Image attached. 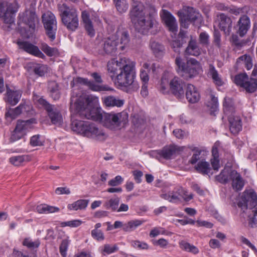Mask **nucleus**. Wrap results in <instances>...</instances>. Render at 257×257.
Returning <instances> with one entry per match:
<instances>
[{
  "instance_id": "f257e3e1",
  "label": "nucleus",
  "mask_w": 257,
  "mask_h": 257,
  "mask_svg": "<svg viewBox=\"0 0 257 257\" xmlns=\"http://www.w3.org/2000/svg\"><path fill=\"white\" fill-rule=\"evenodd\" d=\"M98 103V98L96 96L78 95L73 91L70 109L74 114L101 122L104 112L100 108L95 106Z\"/></svg>"
},
{
  "instance_id": "f03ea898",
  "label": "nucleus",
  "mask_w": 257,
  "mask_h": 257,
  "mask_svg": "<svg viewBox=\"0 0 257 257\" xmlns=\"http://www.w3.org/2000/svg\"><path fill=\"white\" fill-rule=\"evenodd\" d=\"M98 103V98L96 96L78 95L73 91L70 109L74 114L101 122L104 112L100 108L95 106Z\"/></svg>"
},
{
  "instance_id": "7ed1b4c3",
  "label": "nucleus",
  "mask_w": 257,
  "mask_h": 257,
  "mask_svg": "<svg viewBox=\"0 0 257 257\" xmlns=\"http://www.w3.org/2000/svg\"><path fill=\"white\" fill-rule=\"evenodd\" d=\"M129 15L135 29L143 34H147L157 24L155 7L152 6L145 7L139 1L132 0Z\"/></svg>"
},
{
  "instance_id": "20e7f679",
  "label": "nucleus",
  "mask_w": 257,
  "mask_h": 257,
  "mask_svg": "<svg viewBox=\"0 0 257 257\" xmlns=\"http://www.w3.org/2000/svg\"><path fill=\"white\" fill-rule=\"evenodd\" d=\"M135 66L134 61L125 57L112 59L107 64V70L112 79L116 77L119 86H132L134 90H137L139 86L134 80Z\"/></svg>"
},
{
  "instance_id": "39448f33",
  "label": "nucleus",
  "mask_w": 257,
  "mask_h": 257,
  "mask_svg": "<svg viewBox=\"0 0 257 257\" xmlns=\"http://www.w3.org/2000/svg\"><path fill=\"white\" fill-rule=\"evenodd\" d=\"M184 86L185 82L181 79L170 72L165 71L161 77L158 88L163 94L171 92L176 97L181 98L184 96Z\"/></svg>"
},
{
  "instance_id": "423d86ee",
  "label": "nucleus",
  "mask_w": 257,
  "mask_h": 257,
  "mask_svg": "<svg viewBox=\"0 0 257 257\" xmlns=\"http://www.w3.org/2000/svg\"><path fill=\"white\" fill-rule=\"evenodd\" d=\"M118 40H120V43L122 45L120 48L123 50L130 40L128 32L123 29H119L114 34L105 38L102 45L104 53L110 55H115L117 51Z\"/></svg>"
},
{
  "instance_id": "0eeeda50",
  "label": "nucleus",
  "mask_w": 257,
  "mask_h": 257,
  "mask_svg": "<svg viewBox=\"0 0 257 257\" xmlns=\"http://www.w3.org/2000/svg\"><path fill=\"white\" fill-rule=\"evenodd\" d=\"M175 63L178 67V73L185 80L193 78L202 72L200 63L194 58L188 60L185 63L180 57L177 56Z\"/></svg>"
},
{
  "instance_id": "6e6552de",
  "label": "nucleus",
  "mask_w": 257,
  "mask_h": 257,
  "mask_svg": "<svg viewBox=\"0 0 257 257\" xmlns=\"http://www.w3.org/2000/svg\"><path fill=\"white\" fill-rule=\"evenodd\" d=\"M61 21L67 29L75 31L79 26V19L77 10L73 7H68L63 4L58 6Z\"/></svg>"
},
{
  "instance_id": "1a4fd4ad",
  "label": "nucleus",
  "mask_w": 257,
  "mask_h": 257,
  "mask_svg": "<svg viewBox=\"0 0 257 257\" xmlns=\"http://www.w3.org/2000/svg\"><path fill=\"white\" fill-rule=\"evenodd\" d=\"M230 102L229 99L225 98L223 109L224 112L228 115L230 131L232 134L236 135L242 130L241 120L239 116L235 115L233 107L230 105Z\"/></svg>"
},
{
  "instance_id": "9d476101",
  "label": "nucleus",
  "mask_w": 257,
  "mask_h": 257,
  "mask_svg": "<svg viewBox=\"0 0 257 257\" xmlns=\"http://www.w3.org/2000/svg\"><path fill=\"white\" fill-rule=\"evenodd\" d=\"M128 115L126 112L103 113L101 122L105 127L115 130L120 126L121 123L124 124L127 120Z\"/></svg>"
},
{
  "instance_id": "9b49d317",
  "label": "nucleus",
  "mask_w": 257,
  "mask_h": 257,
  "mask_svg": "<svg viewBox=\"0 0 257 257\" xmlns=\"http://www.w3.org/2000/svg\"><path fill=\"white\" fill-rule=\"evenodd\" d=\"M16 12L12 3L7 1L0 3V18H2L5 23V25L3 26L4 30L9 31L11 29V26L15 21L14 14Z\"/></svg>"
},
{
  "instance_id": "f8f14e48",
  "label": "nucleus",
  "mask_w": 257,
  "mask_h": 257,
  "mask_svg": "<svg viewBox=\"0 0 257 257\" xmlns=\"http://www.w3.org/2000/svg\"><path fill=\"white\" fill-rule=\"evenodd\" d=\"M193 196L192 193L189 194L188 191L182 187H177L174 190L161 195L162 198L172 203L180 202V197L185 201H189L193 198Z\"/></svg>"
},
{
  "instance_id": "ddd939ff",
  "label": "nucleus",
  "mask_w": 257,
  "mask_h": 257,
  "mask_svg": "<svg viewBox=\"0 0 257 257\" xmlns=\"http://www.w3.org/2000/svg\"><path fill=\"white\" fill-rule=\"evenodd\" d=\"M42 22L47 36L53 41L55 39L57 29L55 16L52 12L48 11L43 15Z\"/></svg>"
},
{
  "instance_id": "4468645a",
  "label": "nucleus",
  "mask_w": 257,
  "mask_h": 257,
  "mask_svg": "<svg viewBox=\"0 0 257 257\" xmlns=\"http://www.w3.org/2000/svg\"><path fill=\"white\" fill-rule=\"evenodd\" d=\"M234 82L237 85L244 88L248 92H253L257 88V80L249 78L245 73L239 74L234 78Z\"/></svg>"
},
{
  "instance_id": "2eb2a0df",
  "label": "nucleus",
  "mask_w": 257,
  "mask_h": 257,
  "mask_svg": "<svg viewBox=\"0 0 257 257\" xmlns=\"http://www.w3.org/2000/svg\"><path fill=\"white\" fill-rule=\"evenodd\" d=\"M257 205V195L253 190L244 192L238 203L241 209H252Z\"/></svg>"
},
{
  "instance_id": "dca6fc26",
  "label": "nucleus",
  "mask_w": 257,
  "mask_h": 257,
  "mask_svg": "<svg viewBox=\"0 0 257 257\" xmlns=\"http://www.w3.org/2000/svg\"><path fill=\"white\" fill-rule=\"evenodd\" d=\"M75 83L77 84H83L87 85L90 89L93 91H113L114 89L107 85H102L89 80L87 78L81 77L76 78L75 80L71 82V86L74 87Z\"/></svg>"
},
{
  "instance_id": "f3484780",
  "label": "nucleus",
  "mask_w": 257,
  "mask_h": 257,
  "mask_svg": "<svg viewBox=\"0 0 257 257\" xmlns=\"http://www.w3.org/2000/svg\"><path fill=\"white\" fill-rule=\"evenodd\" d=\"M86 126L82 133L84 136L100 141H104L107 138L105 133L102 130L97 127L94 124L88 121Z\"/></svg>"
},
{
  "instance_id": "a211bd4d",
  "label": "nucleus",
  "mask_w": 257,
  "mask_h": 257,
  "mask_svg": "<svg viewBox=\"0 0 257 257\" xmlns=\"http://www.w3.org/2000/svg\"><path fill=\"white\" fill-rule=\"evenodd\" d=\"M19 48L28 53L42 59H45V55L40 51L38 47L26 41L17 42Z\"/></svg>"
},
{
  "instance_id": "6ab92c4d",
  "label": "nucleus",
  "mask_w": 257,
  "mask_h": 257,
  "mask_svg": "<svg viewBox=\"0 0 257 257\" xmlns=\"http://www.w3.org/2000/svg\"><path fill=\"white\" fill-rule=\"evenodd\" d=\"M29 106L25 103H21L16 108H12L7 107L6 108L5 117L11 120L17 118L22 113L28 111Z\"/></svg>"
},
{
  "instance_id": "aec40b11",
  "label": "nucleus",
  "mask_w": 257,
  "mask_h": 257,
  "mask_svg": "<svg viewBox=\"0 0 257 257\" xmlns=\"http://www.w3.org/2000/svg\"><path fill=\"white\" fill-rule=\"evenodd\" d=\"M47 114L53 124L59 126L62 124L63 119L59 107L54 105L47 111Z\"/></svg>"
},
{
  "instance_id": "412c9836",
  "label": "nucleus",
  "mask_w": 257,
  "mask_h": 257,
  "mask_svg": "<svg viewBox=\"0 0 257 257\" xmlns=\"http://www.w3.org/2000/svg\"><path fill=\"white\" fill-rule=\"evenodd\" d=\"M237 26L238 27L237 33L240 37H243L250 27L249 18L246 15H242L237 23Z\"/></svg>"
},
{
  "instance_id": "4be33fe9",
  "label": "nucleus",
  "mask_w": 257,
  "mask_h": 257,
  "mask_svg": "<svg viewBox=\"0 0 257 257\" xmlns=\"http://www.w3.org/2000/svg\"><path fill=\"white\" fill-rule=\"evenodd\" d=\"M22 92L19 90H12L7 87L5 101L11 105H16L20 100Z\"/></svg>"
},
{
  "instance_id": "5701e85b",
  "label": "nucleus",
  "mask_w": 257,
  "mask_h": 257,
  "mask_svg": "<svg viewBox=\"0 0 257 257\" xmlns=\"http://www.w3.org/2000/svg\"><path fill=\"white\" fill-rule=\"evenodd\" d=\"M81 18L85 30L87 34L91 37L95 35V32L93 28L92 22L90 19V14L88 12L83 11L81 13Z\"/></svg>"
},
{
  "instance_id": "b1692460",
  "label": "nucleus",
  "mask_w": 257,
  "mask_h": 257,
  "mask_svg": "<svg viewBox=\"0 0 257 257\" xmlns=\"http://www.w3.org/2000/svg\"><path fill=\"white\" fill-rule=\"evenodd\" d=\"M22 21L32 30H35L36 26L39 23V19L35 13L32 11H26L22 18Z\"/></svg>"
},
{
  "instance_id": "393cba45",
  "label": "nucleus",
  "mask_w": 257,
  "mask_h": 257,
  "mask_svg": "<svg viewBox=\"0 0 257 257\" xmlns=\"http://www.w3.org/2000/svg\"><path fill=\"white\" fill-rule=\"evenodd\" d=\"M185 94L186 99L190 103H196L200 98V93L198 89L191 84L187 85Z\"/></svg>"
},
{
  "instance_id": "a878e982",
  "label": "nucleus",
  "mask_w": 257,
  "mask_h": 257,
  "mask_svg": "<svg viewBox=\"0 0 257 257\" xmlns=\"http://www.w3.org/2000/svg\"><path fill=\"white\" fill-rule=\"evenodd\" d=\"M162 19L169 30L172 32H176L178 30L177 24L175 18L167 11H163Z\"/></svg>"
},
{
  "instance_id": "bb28decb",
  "label": "nucleus",
  "mask_w": 257,
  "mask_h": 257,
  "mask_svg": "<svg viewBox=\"0 0 257 257\" xmlns=\"http://www.w3.org/2000/svg\"><path fill=\"white\" fill-rule=\"evenodd\" d=\"M219 19V27L220 29L224 32L225 35H229L232 28L231 19L223 13L220 14Z\"/></svg>"
},
{
  "instance_id": "cd10ccee",
  "label": "nucleus",
  "mask_w": 257,
  "mask_h": 257,
  "mask_svg": "<svg viewBox=\"0 0 257 257\" xmlns=\"http://www.w3.org/2000/svg\"><path fill=\"white\" fill-rule=\"evenodd\" d=\"M36 123L35 120L34 119L26 121L18 120L15 129L24 137L27 132L32 128V123Z\"/></svg>"
},
{
  "instance_id": "c85d7f7f",
  "label": "nucleus",
  "mask_w": 257,
  "mask_h": 257,
  "mask_svg": "<svg viewBox=\"0 0 257 257\" xmlns=\"http://www.w3.org/2000/svg\"><path fill=\"white\" fill-rule=\"evenodd\" d=\"M73 115L71 124V129L73 132L82 135L85 128L87 126L86 125L88 121L78 120L75 118L77 115L74 114L73 113Z\"/></svg>"
},
{
  "instance_id": "c756f323",
  "label": "nucleus",
  "mask_w": 257,
  "mask_h": 257,
  "mask_svg": "<svg viewBox=\"0 0 257 257\" xmlns=\"http://www.w3.org/2000/svg\"><path fill=\"white\" fill-rule=\"evenodd\" d=\"M230 179L232 181V186L236 190H240L244 186V181L240 175L235 170H232L230 174Z\"/></svg>"
},
{
  "instance_id": "7c9ffc66",
  "label": "nucleus",
  "mask_w": 257,
  "mask_h": 257,
  "mask_svg": "<svg viewBox=\"0 0 257 257\" xmlns=\"http://www.w3.org/2000/svg\"><path fill=\"white\" fill-rule=\"evenodd\" d=\"M103 104L107 107L122 106L124 104V100L120 99L117 97L109 95L102 98Z\"/></svg>"
},
{
  "instance_id": "2f4dec72",
  "label": "nucleus",
  "mask_w": 257,
  "mask_h": 257,
  "mask_svg": "<svg viewBox=\"0 0 257 257\" xmlns=\"http://www.w3.org/2000/svg\"><path fill=\"white\" fill-rule=\"evenodd\" d=\"M185 52L186 54L190 55L197 56L200 55V51L197 44L195 39L190 36V39L188 42L187 47L186 48Z\"/></svg>"
},
{
  "instance_id": "473e14b6",
  "label": "nucleus",
  "mask_w": 257,
  "mask_h": 257,
  "mask_svg": "<svg viewBox=\"0 0 257 257\" xmlns=\"http://www.w3.org/2000/svg\"><path fill=\"white\" fill-rule=\"evenodd\" d=\"M31 160L29 155L14 156L9 158V162L15 166L23 165L25 163L28 162Z\"/></svg>"
},
{
  "instance_id": "72a5a7b5",
  "label": "nucleus",
  "mask_w": 257,
  "mask_h": 257,
  "mask_svg": "<svg viewBox=\"0 0 257 257\" xmlns=\"http://www.w3.org/2000/svg\"><path fill=\"white\" fill-rule=\"evenodd\" d=\"M195 169L198 172L203 175H212L213 173H211V169L209 163L203 160L199 161L195 166Z\"/></svg>"
},
{
  "instance_id": "f704fd0d",
  "label": "nucleus",
  "mask_w": 257,
  "mask_h": 257,
  "mask_svg": "<svg viewBox=\"0 0 257 257\" xmlns=\"http://www.w3.org/2000/svg\"><path fill=\"white\" fill-rule=\"evenodd\" d=\"M89 200L87 199H79L71 204H69L67 208L70 210L77 211L78 210H84L87 207Z\"/></svg>"
},
{
  "instance_id": "c9c22d12",
  "label": "nucleus",
  "mask_w": 257,
  "mask_h": 257,
  "mask_svg": "<svg viewBox=\"0 0 257 257\" xmlns=\"http://www.w3.org/2000/svg\"><path fill=\"white\" fill-rule=\"evenodd\" d=\"M176 151L177 148L175 146L170 145L164 147L161 150V158H163L166 160L170 159Z\"/></svg>"
},
{
  "instance_id": "e433bc0d",
  "label": "nucleus",
  "mask_w": 257,
  "mask_h": 257,
  "mask_svg": "<svg viewBox=\"0 0 257 257\" xmlns=\"http://www.w3.org/2000/svg\"><path fill=\"white\" fill-rule=\"evenodd\" d=\"M208 75L212 78L213 82L216 85L218 86H221L222 85L223 82L220 77L217 71L216 70L214 66L211 64H209V66Z\"/></svg>"
},
{
  "instance_id": "4c0bfd02",
  "label": "nucleus",
  "mask_w": 257,
  "mask_h": 257,
  "mask_svg": "<svg viewBox=\"0 0 257 257\" xmlns=\"http://www.w3.org/2000/svg\"><path fill=\"white\" fill-rule=\"evenodd\" d=\"M150 47L153 53L156 57H160L163 55L165 48L161 44L158 42L152 41L150 43Z\"/></svg>"
},
{
  "instance_id": "58836bf2",
  "label": "nucleus",
  "mask_w": 257,
  "mask_h": 257,
  "mask_svg": "<svg viewBox=\"0 0 257 257\" xmlns=\"http://www.w3.org/2000/svg\"><path fill=\"white\" fill-rule=\"evenodd\" d=\"M36 210L39 213L48 214L58 212L59 209L58 207L47 204H40L37 206Z\"/></svg>"
},
{
  "instance_id": "ea45409f",
  "label": "nucleus",
  "mask_w": 257,
  "mask_h": 257,
  "mask_svg": "<svg viewBox=\"0 0 257 257\" xmlns=\"http://www.w3.org/2000/svg\"><path fill=\"white\" fill-rule=\"evenodd\" d=\"M212 158L211 159V164L213 170L218 171L220 168V161L219 154L217 148L213 147L212 150Z\"/></svg>"
},
{
  "instance_id": "a19ab883",
  "label": "nucleus",
  "mask_w": 257,
  "mask_h": 257,
  "mask_svg": "<svg viewBox=\"0 0 257 257\" xmlns=\"http://www.w3.org/2000/svg\"><path fill=\"white\" fill-rule=\"evenodd\" d=\"M40 48L49 57L58 55V50L56 48L51 47L45 43H41Z\"/></svg>"
},
{
  "instance_id": "79ce46f5",
  "label": "nucleus",
  "mask_w": 257,
  "mask_h": 257,
  "mask_svg": "<svg viewBox=\"0 0 257 257\" xmlns=\"http://www.w3.org/2000/svg\"><path fill=\"white\" fill-rule=\"evenodd\" d=\"M120 199L118 197H115L110 199L106 201L103 206L107 209H111L112 211H116L119 203Z\"/></svg>"
},
{
  "instance_id": "37998d69",
  "label": "nucleus",
  "mask_w": 257,
  "mask_h": 257,
  "mask_svg": "<svg viewBox=\"0 0 257 257\" xmlns=\"http://www.w3.org/2000/svg\"><path fill=\"white\" fill-rule=\"evenodd\" d=\"M51 97L55 100L60 97V93L58 89V84L55 81H50L48 84Z\"/></svg>"
},
{
  "instance_id": "c03bdc74",
  "label": "nucleus",
  "mask_w": 257,
  "mask_h": 257,
  "mask_svg": "<svg viewBox=\"0 0 257 257\" xmlns=\"http://www.w3.org/2000/svg\"><path fill=\"white\" fill-rule=\"evenodd\" d=\"M232 170H229L228 169H224L222 170L219 175L216 176V180L220 183H226L229 180L230 174Z\"/></svg>"
},
{
  "instance_id": "a18cd8bd",
  "label": "nucleus",
  "mask_w": 257,
  "mask_h": 257,
  "mask_svg": "<svg viewBox=\"0 0 257 257\" xmlns=\"http://www.w3.org/2000/svg\"><path fill=\"white\" fill-rule=\"evenodd\" d=\"M179 245L180 248L185 251L191 252L195 254L199 252V250L197 247L185 241L182 240L180 241L179 242Z\"/></svg>"
},
{
  "instance_id": "49530a36",
  "label": "nucleus",
  "mask_w": 257,
  "mask_h": 257,
  "mask_svg": "<svg viewBox=\"0 0 257 257\" xmlns=\"http://www.w3.org/2000/svg\"><path fill=\"white\" fill-rule=\"evenodd\" d=\"M143 221L140 220H134L128 221L123 226V229L125 231H132L142 224Z\"/></svg>"
},
{
  "instance_id": "de8ad7c7",
  "label": "nucleus",
  "mask_w": 257,
  "mask_h": 257,
  "mask_svg": "<svg viewBox=\"0 0 257 257\" xmlns=\"http://www.w3.org/2000/svg\"><path fill=\"white\" fill-rule=\"evenodd\" d=\"M33 71L34 73L39 76H43L47 72V67L42 64H33Z\"/></svg>"
},
{
  "instance_id": "09e8293b",
  "label": "nucleus",
  "mask_w": 257,
  "mask_h": 257,
  "mask_svg": "<svg viewBox=\"0 0 257 257\" xmlns=\"http://www.w3.org/2000/svg\"><path fill=\"white\" fill-rule=\"evenodd\" d=\"M237 63H243L247 70L251 69L253 66L251 57L246 54L240 56L237 60Z\"/></svg>"
},
{
  "instance_id": "8fccbe9b",
  "label": "nucleus",
  "mask_w": 257,
  "mask_h": 257,
  "mask_svg": "<svg viewBox=\"0 0 257 257\" xmlns=\"http://www.w3.org/2000/svg\"><path fill=\"white\" fill-rule=\"evenodd\" d=\"M191 23H194L200 17V14L193 8H188L186 14L183 15Z\"/></svg>"
},
{
  "instance_id": "3c124183",
  "label": "nucleus",
  "mask_w": 257,
  "mask_h": 257,
  "mask_svg": "<svg viewBox=\"0 0 257 257\" xmlns=\"http://www.w3.org/2000/svg\"><path fill=\"white\" fill-rule=\"evenodd\" d=\"M118 247L116 244H105L101 249V253L103 255L109 254L117 251Z\"/></svg>"
},
{
  "instance_id": "603ef678",
  "label": "nucleus",
  "mask_w": 257,
  "mask_h": 257,
  "mask_svg": "<svg viewBox=\"0 0 257 257\" xmlns=\"http://www.w3.org/2000/svg\"><path fill=\"white\" fill-rule=\"evenodd\" d=\"M115 7L120 13H125L128 9V5L126 0H114Z\"/></svg>"
},
{
  "instance_id": "864d4df0",
  "label": "nucleus",
  "mask_w": 257,
  "mask_h": 257,
  "mask_svg": "<svg viewBox=\"0 0 257 257\" xmlns=\"http://www.w3.org/2000/svg\"><path fill=\"white\" fill-rule=\"evenodd\" d=\"M191 150L194 153L189 162L190 164L194 165L200 159V155L202 152V150L197 147H193L191 148Z\"/></svg>"
},
{
  "instance_id": "5fc2aeb1",
  "label": "nucleus",
  "mask_w": 257,
  "mask_h": 257,
  "mask_svg": "<svg viewBox=\"0 0 257 257\" xmlns=\"http://www.w3.org/2000/svg\"><path fill=\"white\" fill-rule=\"evenodd\" d=\"M143 68L147 69V71L141 70L140 73V78L144 83H147L149 79L148 72L149 71L150 65L148 63L143 64Z\"/></svg>"
},
{
  "instance_id": "6e6d98bb",
  "label": "nucleus",
  "mask_w": 257,
  "mask_h": 257,
  "mask_svg": "<svg viewBox=\"0 0 257 257\" xmlns=\"http://www.w3.org/2000/svg\"><path fill=\"white\" fill-rule=\"evenodd\" d=\"M211 101L208 102L207 105L210 108L211 114H214L218 110V100L217 97L212 95H211Z\"/></svg>"
},
{
  "instance_id": "4d7b16f0",
  "label": "nucleus",
  "mask_w": 257,
  "mask_h": 257,
  "mask_svg": "<svg viewBox=\"0 0 257 257\" xmlns=\"http://www.w3.org/2000/svg\"><path fill=\"white\" fill-rule=\"evenodd\" d=\"M40 242L39 240L33 241L30 238H25L23 242V244L29 248L34 249L38 248L40 245Z\"/></svg>"
},
{
  "instance_id": "13d9d810",
  "label": "nucleus",
  "mask_w": 257,
  "mask_h": 257,
  "mask_svg": "<svg viewBox=\"0 0 257 257\" xmlns=\"http://www.w3.org/2000/svg\"><path fill=\"white\" fill-rule=\"evenodd\" d=\"M35 100L39 104L45 109L47 112L54 106L53 105L50 104L42 97H39L38 96H37L35 98Z\"/></svg>"
},
{
  "instance_id": "bf43d9fd",
  "label": "nucleus",
  "mask_w": 257,
  "mask_h": 257,
  "mask_svg": "<svg viewBox=\"0 0 257 257\" xmlns=\"http://www.w3.org/2000/svg\"><path fill=\"white\" fill-rule=\"evenodd\" d=\"M213 42L217 48H220L221 47V34L216 29H214V30Z\"/></svg>"
},
{
  "instance_id": "052dcab7",
  "label": "nucleus",
  "mask_w": 257,
  "mask_h": 257,
  "mask_svg": "<svg viewBox=\"0 0 257 257\" xmlns=\"http://www.w3.org/2000/svg\"><path fill=\"white\" fill-rule=\"evenodd\" d=\"M209 36L206 32H201L199 36V43L204 46H207L209 43Z\"/></svg>"
},
{
  "instance_id": "680f3d73",
  "label": "nucleus",
  "mask_w": 257,
  "mask_h": 257,
  "mask_svg": "<svg viewBox=\"0 0 257 257\" xmlns=\"http://www.w3.org/2000/svg\"><path fill=\"white\" fill-rule=\"evenodd\" d=\"M40 138L41 136L39 135H34L30 139V145L33 147L42 146L43 143Z\"/></svg>"
},
{
  "instance_id": "e2e57ef3",
  "label": "nucleus",
  "mask_w": 257,
  "mask_h": 257,
  "mask_svg": "<svg viewBox=\"0 0 257 257\" xmlns=\"http://www.w3.org/2000/svg\"><path fill=\"white\" fill-rule=\"evenodd\" d=\"M91 234L92 237L98 241H102L104 239V234L100 230L93 229Z\"/></svg>"
},
{
  "instance_id": "0e129e2a",
  "label": "nucleus",
  "mask_w": 257,
  "mask_h": 257,
  "mask_svg": "<svg viewBox=\"0 0 257 257\" xmlns=\"http://www.w3.org/2000/svg\"><path fill=\"white\" fill-rule=\"evenodd\" d=\"M123 179L120 176H116L114 178L108 182V185L111 186H117L122 183Z\"/></svg>"
},
{
  "instance_id": "69168bd1",
  "label": "nucleus",
  "mask_w": 257,
  "mask_h": 257,
  "mask_svg": "<svg viewBox=\"0 0 257 257\" xmlns=\"http://www.w3.org/2000/svg\"><path fill=\"white\" fill-rule=\"evenodd\" d=\"M132 245L134 247L139 249H147L148 248V245L143 242H141L139 240H135L132 242Z\"/></svg>"
},
{
  "instance_id": "338daca9",
  "label": "nucleus",
  "mask_w": 257,
  "mask_h": 257,
  "mask_svg": "<svg viewBox=\"0 0 257 257\" xmlns=\"http://www.w3.org/2000/svg\"><path fill=\"white\" fill-rule=\"evenodd\" d=\"M68 241L66 239L63 240L59 247L60 252L63 257L66 255V250L68 248Z\"/></svg>"
},
{
  "instance_id": "774afa93",
  "label": "nucleus",
  "mask_w": 257,
  "mask_h": 257,
  "mask_svg": "<svg viewBox=\"0 0 257 257\" xmlns=\"http://www.w3.org/2000/svg\"><path fill=\"white\" fill-rule=\"evenodd\" d=\"M23 137L24 136L21 133H20V132H19L15 128V130L12 133L10 141L11 142H14L22 139Z\"/></svg>"
}]
</instances>
